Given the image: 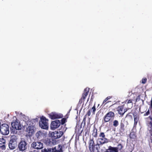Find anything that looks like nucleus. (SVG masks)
<instances>
[{"mask_svg":"<svg viewBox=\"0 0 152 152\" xmlns=\"http://www.w3.org/2000/svg\"><path fill=\"white\" fill-rule=\"evenodd\" d=\"M115 116V114L113 112L110 111L108 112L104 116L103 118V123H105L113 119Z\"/></svg>","mask_w":152,"mask_h":152,"instance_id":"nucleus-1","label":"nucleus"},{"mask_svg":"<svg viewBox=\"0 0 152 152\" xmlns=\"http://www.w3.org/2000/svg\"><path fill=\"white\" fill-rule=\"evenodd\" d=\"M48 120L46 118L42 116L39 122V125L41 128L43 129H48Z\"/></svg>","mask_w":152,"mask_h":152,"instance_id":"nucleus-2","label":"nucleus"},{"mask_svg":"<svg viewBox=\"0 0 152 152\" xmlns=\"http://www.w3.org/2000/svg\"><path fill=\"white\" fill-rule=\"evenodd\" d=\"M28 143L24 140H21L18 145V148L19 151H25L27 148Z\"/></svg>","mask_w":152,"mask_h":152,"instance_id":"nucleus-3","label":"nucleus"},{"mask_svg":"<svg viewBox=\"0 0 152 152\" xmlns=\"http://www.w3.org/2000/svg\"><path fill=\"white\" fill-rule=\"evenodd\" d=\"M0 132L3 135H7L9 133V126L7 124H3L1 126L0 123Z\"/></svg>","mask_w":152,"mask_h":152,"instance_id":"nucleus-4","label":"nucleus"},{"mask_svg":"<svg viewBox=\"0 0 152 152\" xmlns=\"http://www.w3.org/2000/svg\"><path fill=\"white\" fill-rule=\"evenodd\" d=\"M43 147V143L39 141H34L31 145V148L36 149L37 150H40Z\"/></svg>","mask_w":152,"mask_h":152,"instance_id":"nucleus-5","label":"nucleus"},{"mask_svg":"<svg viewBox=\"0 0 152 152\" xmlns=\"http://www.w3.org/2000/svg\"><path fill=\"white\" fill-rule=\"evenodd\" d=\"M98 140L101 145H103L108 142V140L106 138L104 133L101 132L99 134Z\"/></svg>","mask_w":152,"mask_h":152,"instance_id":"nucleus-6","label":"nucleus"},{"mask_svg":"<svg viewBox=\"0 0 152 152\" xmlns=\"http://www.w3.org/2000/svg\"><path fill=\"white\" fill-rule=\"evenodd\" d=\"M64 132L62 131H55L52 132L51 134L52 138L54 139L60 138L63 134Z\"/></svg>","mask_w":152,"mask_h":152,"instance_id":"nucleus-7","label":"nucleus"},{"mask_svg":"<svg viewBox=\"0 0 152 152\" xmlns=\"http://www.w3.org/2000/svg\"><path fill=\"white\" fill-rule=\"evenodd\" d=\"M89 88H87L84 89L83 92L82 94V96L79 100V104H81L82 102L84 101L89 93Z\"/></svg>","mask_w":152,"mask_h":152,"instance_id":"nucleus-8","label":"nucleus"},{"mask_svg":"<svg viewBox=\"0 0 152 152\" xmlns=\"http://www.w3.org/2000/svg\"><path fill=\"white\" fill-rule=\"evenodd\" d=\"M17 145L16 139L12 138L9 141L8 146L10 149L13 150L16 147Z\"/></svg>","mask_w":152,"mask_h":152,"instance_id":"nucleus-9","label":"nucleus"},{"mask_svg":"<svg viewBox=\"0 0 152 152\" xmlns=\"http://www.w3.org/2000/svg\"><path fill=\"white\" fill-rule=\"evenodd\" d=\"M6 140L3 138H0V152H3L6 149Z\"/></svg>","mask_w":152,"mask_h":152,"instance_id":"nucleus-10","label":"nucleus"},{"mask_svg":"<svg viewBox=\"0 0 152 152\" xmlns=\"http://www.w3.org/2000/svg\"><path fill=\"white\" fill-rule=\"evenodd\" d=\"M50 118L51 119H55L57 118H60L63 117L62 114H58L56 112H52L48 114Z\"/></svg>","mask_w":152,"mask_h":152,"instance_id":"nucleus-11","label":"nucleus"},{"mask_svg":"<svg viewBox=\"0 0 152 152\" xmlns=\"http://www.w3.org/2000/svg\"><path fill=\"white\" fill-rule=\"evenodd\" d=\"M26 135L28 137L32 136L34 133V127L32 126H28L26 130Z\"/></svg>","mask_w":152,"mask_h":152,"instance_id":"nucleus-12","label":"nucleus"},{"mask_svg":"<svg viewBox=\"0 0 152 152\" xmlns=\"http://www.w3.org/2000/svg\"><path fill=\"white\" fill-rule=\"evenodd\" d=\"M52 138L49 137L45 139L44 140V142L47 145H51L55 144L56 141L55 140L53 139Z\"/></svg>","mask_w":152,"mask_h":152,"instance_id":"nucleus-13","label":"nucleus"},{"mask_svg":"<svg viewBox=\"0 0 152 152\" xmlns=\"http://www.w3.org/2000/svg\"><path fill=\"white\" fill-rule=\"evenodd\" d=\"M124 106H119L117 108V110L119 114L122 116L124 113L128 110L127 107V108L125 107V109L123 107Z\"/></svg>","mask_w":152,"mask_h":152,"instance_id":"nucleus-14","label":"nucleus"},{"mask_svg":"<svg viewBox=\"0 0 152 152\" xmlns=\"http://www.w3.org/2000/svg\"><path fill=\"white\" fill-rule=\"evenodd\" d=\"M60 125V122L59 120H56L51 122L50 125V128L51 129L55 130L56 129L58 128Z\"/></svg>","mask_w":152,"mask_h":152,"instance_id":"nucleus-15","label":"nucleus"},{"mask_svg":"<svg viewBox=\"0 0 152 152\" xmlns=\"http://www.w3.org/2000/svg\"><path fill=\"white\" fill-rule=\"evenodd\" d=\"M62 146L61 145H58L50 149L51 152H63Z\"/></svg>","mask_w":152,"mask_h":152,"instance_id":"nucleus-16","label":"nucleus"},{"mask_svg":"<svg viewBox=\"0 0 152 152\" xmlns=\"http://www.w3.org/2000/svg\"><path fill=\"white\" fill-rule=\"evenodd\" d=\"M119 133L121 135H123L125 133V125L124 123L122 121L120 123V126Z\"/></svg>","mask_w":152,"mask_h":152,"instance_id":"nucleus-17","label":"nucleus"},{"mask_svg":"<svg viewBox=\"0 0 152 152\" xmlns=\"http://www.w3.org/2000/svg\"><path fill=\"white\" fill-rule=\"evenodd\" d=\"M11 125L13 129H15L16 130H19L21 129V127L20 125L17 121L12 122Z\"/></svg>","mask_w":152,"mask_h":152,"instance_id":"nucleus-18","label":"nucleus"},{"mask_svg":"<svg viewBox=\"0 0 152 152\" xmlns=\"http://www.w3.org/2000/svg\"><path fill=\"white\" fill-rule=\"evenodd\" d=\"M100 148L99 145L97 144L93 147V148H91L90 149L91 152H99V149Z\"/></svg>","mask_w":152,"mask_h":152,"instance_id":"nucleus-19","label":"nucleus"},{"mask_svg":"<svg viewBox=\"0 0 152 152\" xmlns=\"http://www.w3.org/2000/svg\"><path fill=\"white\" fill-rule=\"evenodd\" d=\"M105 152H118V151L115 147L110 146L108 147V149H107Z\"/></svg>","mask_w":152,"mask_h":152,"instance_id":"nucleus-20","label":"nucleus"},{"mask_svg":"<svg viewBox=\"0 0 152 152\" xmlns=\"http://www.w3.org/2000/svg\"><path fill=\"white\" fill-rule=\"evenodd\" d=\"M88 144H89V149H91V148H93V147L94 146V145H95L94 143V138H92L91 139L90 138L89 142H88Z\"/></svg>","mask_w":152,"mask_h":152,"instance_id":"nucleus-21","label":"nucleus"},{"mask_svg":"<svg viewBox=\"0 0 152 152\" xmlns=\"http://www.w3.org/2000/svg\"><path fill=\"white\" fill-rule=\"evenodd\" d=\"M43 135V133L42 132L40 131H38L36 133L35 136L37 139L39 140L42 138Z\"/></svg>","mask_w":152,"mask_h":152,"instance_id":"nucleus-22","label":"nucleus"},{"mask_svg":"<svg viewBox=\"0 0 152 152\" xmlns=\"http://www.w3.org/2000/svg\"><path fill=\"white\" fill-rule=\"evenodd\" d=\"M92 135L95 137H97V129L96 128H94Z\"/></svg>","mask_w":152,"mask_h":152,"instance_id":"nucleus-23","label":"nucleus"},{"mask_svg":"<svg viewBox=\"0 0 152 152\" xmlns=\"http://www.w3.org/2000/svg\"><path fill=\"white\" fill-rule=\"evenodd\" d=\"M134 115V125L136 126L137 123L138 121L139 120V118L138 116H137L135 115Z\"/></svg>","mask_w":152,"mask_h":152,"instance_id":"nucleus-24","label":"nucleus"},{"mask_svg":"<svg viewBox=\"0 0 152 152\" xmlns=\"http://www.w3.org/2000/svg\"><path fill=\"white\" fill-rule=\"evenodd\" d=\"M132 101V99H129L128 100H127L125 101V102H126V103L125 104L126 105H127V104H129V105H130V107L132 108L133 106Z\"/></svg>","mask_w":152,"mask_h":152,"instance_id":"nucleus-25","label":"nucleus"},{"mask_svg":"<svg viewBox=\"0 0 152 152\" xmlns=\"http://www.w3.org/2000/svg\"><path fill=\"white\" fill-rule=\"evenodd\" d=\"M122 103L123 104L121 105L124 106L123 107H124V109H125V107L126 108H127H127L128 109V110H129V109H131V108L130 107V105H129V104H127V105H126L125 104H126V102L125 101L124 102H123Z\"/></svg>","mask_w":152,"mask_h":152,"instance_id":"nucleus-26","label":"nucleus"},{"mask_svg":"<svg viewBox=\"0 0 152 152\" xmlns=\"http://www.w3.org/2000/svg\"><path fill=\"white\" fill-rule=\"evenodd\" d=\"M123 146L122 144L119 143L117 145V147L115 148L117 149V150L118 151V150L120 151H121L123 148Z\"/></svg>","mask_w":152,"mask_h":152,"instance_id":"nucleus-27","label":"nucleus"},{"mask_svg":"<svg viewBox=\"0 0 152 152\" xmlns=\"http://www.w3.org/2000/svg\"><path fill=\"white\" fill-rule=\"evenodd\" d=\"M95 104L93 106L90 110L91 111V112L93 115H94L95 114V112L96 111V108L95 107Z\"/></svg>","mask_w":152,"mask_h":152,"instance_id":"nucleus-28","label":"nucleus"},{"mask_svg":"<svg viewBox=\"0 0 152 152\" xmlns=\"http://www.w3.org/2000/svg\"><path fill=\"white\" fill-rule=\"evenodd\" d=\"M112 96H108L107 98H105V99L104 100L103 102L102 103V104L105 105L107 103H108L109 101L107 102L106 103H105L106 102L108 99H110L111 98Z\"/></svg>","mask_w":152,"mask_h":152,"instance_id":"nucleus-29","label":"nucleus"},{"mask_svg":"<svg viewBox=\"0 0 152 152\" xmlns=\"http://www.w3.org/2000/svg\"><path fill=\"white\" fill-rule=\"evenodd\" d=\"M119 124V122L118 121L115 120L113 122V125L115 127H117Z\"/></svg>","mask_w":152,"mask_h":152,"instance_id":"nucleus-30","label":"nucleus"},{"mask_svg":"<svg viewBox=\"0 0 152 152\" xmlns=\"http://www.w3.org/2000/svg\"><path fill=\"white\" fill-rule=\"evenodd\" d=\"M86 118H87L86 115L84 117L83 119L82 122L81 123V126L82 125V124H83V125H83L84 126L86 125Z\"/></svg>","mask_w":152,"mask_h":152,"instance_id":"nucleus-31","label":"nucleus"},{"mask_svg":"<svg viewBox=\"0 0 152 152\" xmlns=\"http://www.w3.org/2000/svg\"><path fill=\"white\" fill-rule=\"evenodd\" d=\"M126 118L130 120H132L133 119L132 116V115L130 114V113H128L126 115Z\"/></svg>","mask_w":152,"mask_h":152,"instance_id":"nucleus-32","label":"nucleus"},{"mask_svg":"<svg viewBox=\"0 0 152 152\" xmlns=\"http://www.w3.org/2000/svg\"><path fill=\"white\" fill-rule=\"evenodd\" d=\"M66 118H62L61 120V123L62 125H63L66 122Z\"/></svg>","mask_w":152,"mask_h":152,"instance_id":"nucleus-33","label":"nucleus"},{"mask_svg":"<svg viewBox=\"0 0 152 152\" xmlns=\"http://www.w3.org/2000/svg\"><path fill=\"white\" fill-rule=\"evenodd\" d=\"M147 80V79L146 78H143L142 80V83L143 84H145Z\"/></svg>","mask_w":152,"mask_h":152,"instance_id":"nucleus-34","label":"nucleus"},{"mask_svg":"<svg viewBox=\"0 0 152 152\" xmlns=\"http://www.w3.org/2000/svg\"><path fill=\"white\" fill-rule=\"evenodd\" d=\"M148 118H149L151 120V121H150L149 123V125L152 126V117L151 116H149Z\"/></svg>","mask_w":152,"mask_h":152,"instance_id":"nucleus-35","label":"nucleus"},{"mask_svg":"<svg viewBox=\"0 0 152 152\" xmlns=\"http://www.w3.org/2000/svg\"><path fill=\"white\" fill-rule=\"evenodd\" d=\"M150 114V110L149 109L144 114V116H146L149 115Z\"/></svg>","mask_w":152,"mask_h":152,"instance_id":"nucleus-36","label":"nucleus"},{"mask_svg":"<svg viewBox=\"0 0 152 152\" xmlns=\"http://www.w3.org/2000/svg\"><path fill=\"white\" fill-rule=\"evenodd\" d=\"M91 111L90 110H88L86 114V115H87L88 116H90L91 115Z\"/></svg>","mask_w":152,"mask_h":152,"instance_id":"nucleus-37","label":"nucleus"},{"mask_svg":"<svg viewBox=\"0 0 152 152\" xmlns=\"http://www.w3.org/2000/svg\"><path fill=\"white\" fill-rule=\"evenodd\" d=\"M27 152H39V151L36 150H33V151H30Z\"/></svg>","mask_w":152,"mask_h":152,"instance_id":"nucleus-38","label":"nucleus"},{"mask_svg":"<svg viewBox=\"0 0 152 152\" xmlns=\"http://www.w3.org/2000/svg\"><path fill=\"white\" fill-rule=\"evenodd\" d=\"M151 105H150V107H151V108L152 109V97L151 98Z\"/></svg>","mask_w":152,"mask_h":152,"instance_id":"nucleus-39","label":"nucleus"},{"mask_svg":"<svg viewBox=\"0 0 152 152\" xmlns=\"http://www.w3.org/2000/svg\"><path fill=\"white\" fill-rule=\"evenodd\" d=\"M87 131L86 132V134H87V133H88V132H89V131H90V128H89L88 129H87Z\"/></svg>","mask_w":152,"mask_h":152,"instance_id":"nucleus-40","label":"nucleus"},{"mask_svg":"<svg viewBox=\"0 0 152 152\" xmlns=\"http://www.w3.org/2000/svg\"><path fill=\"white\" fill-rule=\"evenodd\" d=\"M138 98L137 97L136 99V102H137V100H138Z\"/></svg>","mask_w":152,"mask_h":152,"instance_id":"nucleus-41","label":"nucleus"},{"mask_svg":"<svg viewBox=\"0 0 152 152\" xmlns=\"http://www.w3.org/2000/svg\"><path fill=\"white\" fill-rule=\"evenodd\" d=\"M151 142L152 143V139H151Z\"/></svg>","mask_w":152,"mask_h":152,"instance_id":"nucleus-42","label":"nucleus"},{"mask_svg":"<svg viewBox=\"0 0 152 152\" xmlns=\"http://www.w3.org/2000/svg\"><path fill=\"white\" fill-rule=\"evenodd\" d=\"M82 131H83V130H82L81 131V132H80V134H81L82 133Z\"/></svg>","mask_w":152,"mask_h":152,"instance_id":"nucleus-43","label":"nucleus"},{"mask_svg":"<svg viewBox=\"0 0 152 152\" xmlns=\"http://www.w3.org/2000/svg\"><path fill=\"white\" fill-rule=\"evenodd\" d=\"M20 151H18L17 152H20Z\"/></svg>","mask_w":152,"mask_h":152,"instance_id":"nucleus-44","label":"nucleus"},{"mask_svg":"<svg viewBox=\"0 0 152 152\" xmlns=\"http://www.w3.org/2000/svg\"><path fill=\"white\" fill-rule=\"evenodd\" d=\"M8 116H9V114H8Z\"/></svg>","mask_w":152,"mask_h":152,"instance_id":"nucleus-45","label":"nucleus"},{"mask_svg":"<svg viewBox=\"0 0 152 152\" xmlns=\"http://www.w3.org/2000/svg\"><path fill=\"white\" fill-rule=\"evenodd\" d=\"M51 151H50V152H51Z\"/></svg>","mask_w":152,"mask_h":152,"instance_id":"nucleus-46","label":"nucleus"},{"mask_svg":"<svg viewBox=\"0 0 152 152\" xmlns=\"http://www.w3.org/2000/svg\"><path fill=\"white\" fill-rule=\"evenodd\" d=\"M130 152H132V151H130Z\"/></svg>","mask_w":152,"mask_h":152,"instance_id":"nucleus-47","label":"nucleus"}]
</instances>
